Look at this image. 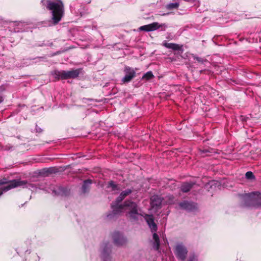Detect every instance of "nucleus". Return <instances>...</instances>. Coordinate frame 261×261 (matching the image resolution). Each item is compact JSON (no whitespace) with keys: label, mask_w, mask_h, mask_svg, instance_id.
<instances>
[{"label":"nucleus","mask_w":261,"mask_h":261,"mask_svg":"<svg viewBox=\"0 0 261 261\" xmlns=\"http://www.w3.org/2000/svg\"><path fill=\"white\" fill-rule=\"evenodd\" d=\"M41 3L47 10L50 11L51 17L49 21H43L45 27H52L59 23L64 14V5L60 0H41Z\"/></svg>","instance_id":"1"},{"label":"nucleus","mask_w":261,"mask_h":261,"mask_svg":"<svg viewBox=\"0 0 261 261\" xmlns=\"http://www.w3.org/2000/svg\"><path fill=\"white\" fill-rule=\"evenodd\" d=\"M242 204L244 206L261 207V193L254 192L245 194L242 196Z\"/></svg>","instance_id":"2"},{"label":"nucleus","mask_w":261,"mask_h":261,"mask_svg":"<svg viewBox=\"0 0 261 261\" xmlns=\"http://www.w3.org/2000/svg\"><path fill=\"white\" fill-rule=\"evenodd\" d=\"M111 207L113 211L107 215V217L108 220H115L118 216L121 215L122 213L124 212H126L127 215L130 217V201L129 200H126L123 205H120V206H117L114 204H111Z\"/></svg>","instance_id":"3"},{"label":"nucleus","mask_w":261,"mask_h":261,"mask_svg":"<svg viewBox=\"0 0 261 261\" xmlns=\"http://www.w3.org/2000/svg\"><path fill=\"white\" fill-rule=\"evenodd\" d=\"M27 183V180H21L20 179L10 180L5 177L1 178L0 179V196L3 194L4 192L8 191L18 187L24 186Z\"/></svg>","instance_id":"4"},{"label":"nucleus","mask_w":261,"mask_h":261,"mask_svg":"<svg viewBox=\"0 0 261 261\" xmlns=\"http://www.w3.org/2000/svg\"><path fill=\"white\" fill-rule=\"evenodd\" d=\"M144 219L147 222L151 231L153 233V239L154 240L153 243V248L158 250L160 247V239L159 236L155 233L158 229L156 224L154 221V218L152 215L146 214L144 216Z\"/></svg>","instance_id":"5"},{"label":"nucleus","mask_w":261,"mask_h":261,"mask_svg":"<svg viewBox=\"0 0 261 261\" xmlns=\"http://www.w3.org/2000/svg\"><path fill=\"white\" fill-rule=\"evenodd\" d=\"M138 77L137 80H140L138 83H136L135 81L133 82V85L135 87H139L141 84L140 82L141 80L149 81L154 77V75L152 71H149L145 73H144L142 75H140V73L136 74V72L132 69V80L135 77Z\"/></svg>","instance_id":"6"},{"label":"nucleus","mask_w":261,"mask_h":261,"mask_svg":"<svg viewBox=\"0 0 261 261\" xmlns=\"http://www.w3.org/2000/svg\"><path fill=\"white\" fill-rule=\"evenodd\" d=\"M175 254L182 261H185L188 253L187 248L182 244H177L175 248Z\"/></svg>","instance_id":"7"},{"label":"nucleus","mask_w":261,"mask_h":261,"mask_svg":"<svg viewBox=\"0 0 261 261\" xmlns=\"http://www.w3.org/2000/svg\"><path fill=\"white\" fill-rule=\"evenodd\" d=\"M114 243L118 246H123L126 243V239L123 235L119 232H114L112 235Z\"/></svg>","instance_id":"8"},{"label":"nucleus","mask_w":261,"mask_h":261,"mask_svg":"<svg viewBox=\"0 0 261 261\" xmlns=\"http://www.w3.org/2000/svg\"><path fill=\"white\" fill-rule=\"evenodd\" d=\"M51 75L57 81L71 79L68 71L55 70L51 72Z\"/></svg>","instance_id":"9"},{"label":"nucleus","mask_w":261,"mask_h":261,"mask_svg":"<svg viewBox=\"0 0 261 261\" xmlns=\"http://www.w3.org/2000/svg\"><path fill=\"white\" fill-rule=\"evenodd\" d=\"M163 25H164L165 24H160L158 22H154L149 24L142 25L139 28L138 30L146 32H151L159 29Z\"/></svg>","instance_id":"10"},{"label":"nucleus","mask_w":261,"mask_h":261,"mask_svg":"<svg viewBox=\"0 0 261 261\" xmlns=\"http://www.w3.org/2000/svg\"><path fill=\"white\" fill-rule=\"evenodd\" d=\"M162 45L167 48L171 49L174 51L179 50L180 51L181 53H182L184 51L182 47L183 46L182 45H180L178 44L174 43H168L165 40L162 42Z\"/></svg>","instance_id":"11"},{"label":"nucleus","mask_w":261,"mask_h":261,"mask_svg":"<svg viewBox=\"0 0 261 261\" xmlns=\"http://www.w3.org/2000/svg\"><path fill=\"white\" fill-rule=\"evenodd\" d=\"M129 193H130V189H127L122 192L120 195L116 198V200L112 202L111 204H114L117 206H120L121 204H119V203L122 202Z\"/></svg>","instance_id":"12"},{"label":"nucleus","mask_w":261,"mask_h":261,"mask_svg":"<svg viewBox=\"0 0 261 261\" xmlns=\"http://www.w3.org/2000/svg\"><path fill=\"white\" fill-rule=\"evenodd\" d=\"M162 199L156 195L153 196L150 198V205L152 208L158 209L161 206Z\"/></svg>","instance_id":"13"},{"label":"nucleus","mask_w":261,"mask_h":261,"mask_svg":"<svg viewBox=\"0 0 261 261\" xmlns=\"http://www.w3.org/2000/svg\"><path fill=\"white\" fill-rule=\"evenodd\" d=\"M53 192L57 195L67 196L70 193V190L66 187H58L57 189H54Z\"/></svg>","instance_id":"14"},{"label":"nucleus","mask_w":261,"mask_h":261,"mask_svg":"<svg viewBox=\"0 0 261 261\" xmlns=\"http://www.w3.org/2000/svg\"><path fill=\"white\" fill-rule=\"evenodd\" d=\"M216 152V151L214 149L210 147H206L199 149V153L202 157L212 155Z\"/></svg>","instance_id":"15"},{"label":"nucleus","mask_w":261,"mask_h":261,"mask_svg":"<svg viewBox=\"0 0 261 261\" xmlns=\"http://www.w3.org/2000/svg\"><path fill=\"white\" fill-rule=\"evenodd\" d=\"M111 252V248L109 246V243L105 244L103 247L102 256L103 261H110V253Z\"/></svg>","instance_id":"16"},{"label":"nucleus","mask_w":261,"mask_h":261,"mask_svg":"<svg viewBox=\"0 0 261 261\" xmlns=\"http://www.w3.org/2000/svg\"><path fill=\"white\" fill-rule=\"evenodd\" d=\"M179 205L181 208L189 211H192L196 207L194 203L188 202L187 201H184V202H180Z\"/></svg>","instance_id":"17"},{"label":"nucleus","mask_w":261,"mask_h":261,"mask_svg":"<svg viewBox=\"0 0 261 261\" xmlns=\"http://www.w3.org/2000/svg\"><path fill=\"white\" fill-rule=\"evenodd\" d=\"M57 170L54 168H44L39 172V174L43 176H47L49 174L56 173Z\"/></svg>","instance_id":"18"},{"label":"nucleus","mask_w":261,"mask_h":261,"mask_svg":"<svg viewBox=\"0 0 261 261\" xmlns=\"http://www.w3.org/2000/svg\"><path fill=\"white\" fill-rule=\"evenodd\" d=\"M194 184L195 183L192 181L184 182L181 186V190L185 193L188 192L191 189Z\"/></svg>","instance_id":"19"},{"label":"nucleus","mask_w":261,"mask_h":261,"mask_svg":"<svg viewBox=\"0 0 261 261\" xmlns=\"http://www.w3.org/2000/svg\"><path fill=\"white\" fill-rule=\"evenodd\" d=\"M92 184V180L91 179H87L84 181L83 185L82 186V192L83 193H86L88 192L90 188V185Z\"/></svg>","instance_id":"20"},{"label":"nucleus","mask_w":261,"mask_h":261,"mask_svg":"<svg viewBox=\"0 0 261 261\" xmlns=\"http://www.w3.org/2000/svg\"><path fill=\"white\" fill-rule=\"evenodd\" d=\"M125 71L126 74L122 79L123 83H128L130 81V68L129 67H126Z\"/></svg>","instance_id":"21"},{"label":"nucleus","mask_w":261,"mask_h":261,"mask_svg":"<svg viewBox=\"0 0 261 261\" xmlns=\"http://www.w3.org/2000/svg\"><path fill=\"white\" fill-rule=\"evenodd\" d=\"M132 218L133 217V215H141V210L138 207L136 203L132 202Z\"/></svg>","instance_id":"22"},{"label":"nucleus","mask_w":261,"mask_h":261,"mask_svg":"<svg viewBox=\"0 0 261 261\" xmlns=\"http://www.w3.org/2000/svg\"><path fill=\"white\" fill-rule=\"evenodd\" d=\"M71 79H75L79 76L80 73V69L68 71Z\"/></svg>","instance_id":"23"},{"label":"nucleus","mask_w":261,"mask_h":261,"mask_svg":"<svg viewBox=\"0 0 261 261\" xmlns=\"http://www.w3.org/2000/svg\"><path fill=\"white\" fill-rule=\"evenodd\" d=\"M179 6V3H171L168 4L166 6V8L168 10H173L174 9H177Z\"/></svg>","instance_id":"24"},{"label":"nucleus","mask_w":261,"mask_h":261,"mask_svg":"<svg viewBox=\"0 0 261 261\" xmlns=\"http://www.w3.org/2000/svg\"><path fill=\"white\" fill-rule=\"evenodd\" d=\"M107 188H112V191H114L118 190V185L115 184V182L112 180L108 182Z\"/></svg>","instance_id":"25"},{"label":"nucleus","mask_w":261,"mask_h":261,"mask_svg":"<svg viewBox=\"0 0 261 261\" xmlns=\"http://www.w3.org/2000/svg\"><path fill=\"white\" fill-rule=\"evenodd\" d=\"M13 148V146L10 144H8L5 146H2L1 150L9 151Z\"/></svg>","instance_id":"26"},{"label":"nucleus","mask_w":261,"mask_h":261,"mask_svg":"<svg viewBox=\"0 0 261 261\" xmlns=\"http://www.w3.org/2000/svg\"><path fill=\"white\" fill-rule=\"evenodd\" d=\"M245 177L247 179H251L254 178V175L251 171H248L246 173Z\"/></svg>","instance_id":"27"},{"label":"nucleus","mask_w":261,"mask_h":261,"mask_svg":"<svg viewBox=\"0 0 261 261\" xmlns=\"http://www.w3.org/2000/svg\"><path fill=\"white\" fill-rule=\"evenodd\" d=\"M194 59H195L199 63H203L204 62L207 61V60L206 59L201 58L200 57H194Z\"/></svg>","instance_id":"28"},{"label":"nucleus","mask_w":261,"mask_h":261,"mask_svg":"<svg viewBox=\"0 0 261 261\" xmlns=\"http://www.w3.org/2000/svg\"><path fill=\"white\" fill-rule=\"evenodd\" d=\"M188 261H197V256L194 254L191 255Z\"/></svg>","instance_id":"29"},{"label":"nucleus","mask_w":261,"mask_h":261,"mask_svg":"<svg viewBox=\"0 0 261 261\" xmlns=\"http://www.w3.org/2000/svg\"><path fill=\"white\" fill-rule=\"evenodd\" d=\"M41 43V45H37L38 46H39V47L46 46H51L53 45V42H50V43H49L48 44H46V43H44V41H43V42H42Z\"/></svg>","instance_id":"30"},{"label":"nucleus","mask_w":261,"mask_h":261,"mask_svg":"<svg viewBox=\"0 0 261 261\" xmlns=\"http://www.w3.org/2000/svg\"><path fill=\"white\" fill-rule=\"evenodd\" d=\"M31 258L36 259L37 258V256L36 254H30L27 258H25V261H30Z\"/></svg>","instance_id":"31"},{"label":"nucleus","mask_w":261,"mask_h":261,"mask_svg":"<svg viewBox=\"0 0 261 261\" xmlns=\"http://www.w3.org/2000/svg\"><path fill=\"white\" fill-rule=\"evenodd\" d=\"M35 130L36 132L38 133H41L43 132V129L38 126L37 124H36Z\"/></svg>","instance_id":"32"},{"label":"nucleus","mask_w":261,"mask_h":261,"mask_svg":"<svg viewBox=\"0 0 261 261\" xmlns=\"http://www.w3.org/2000/svg\"><path fill=\"white\" fill-rule=\"evenodd\" d=\"M61 52H62L61 51H56V53H53V54L51 55V56L53 57V56H55L58 55H59V54H61Z\"/></svg>","instance_id":"33"},{"label":"nucleus","mask_w":261,"mask_h":261,"mask_svg":"<svg viewBox=\"0 0 261 261\" xmlns=\"http://www.w3.org/2000/svg\"><path fill=\"white\" fill-rule=\"evenodd\" d=\"M240 119L242 121V122H244V121H246V118L243 116H241L240 117Z\"/></svg>","instance_id":"34"},{"label":"nucleus","mask_w":261,"mask_h":261,"mask_svg":"<svg viewBox=\"0 0 261 261\" xmlns=\"http://www.w3.org/2000/svg\"><path fill=\"white\" fill-rule=\"evenodd\" d=\"M4 101V98L2 96V93L0 92V103Z\"/></svg>","instance_id":"35"},{"label":"nucleus","mask_w":261,"mask_h":261,"mask_svg":"<svg viewBox=\"0 0 261 261\" xmlns=\"http://www.w3.org/2000/svg\"><path fill=\"white\" fill-rule=\"evenodd\" d=\"M210 184H211V186H212L214 185V184H217V182H216V181H212Z\"/></svg>","instance_id":"36"},{"label":"nucleus","mask_w":261,"mask_h":261,"mask_svg":"<svg viewBox=\"0 0 261 261\" xmlns=\"http://www.w3.org/2000/svg\"><path fill=\"white\" fill-rule=\"evenodd\" d=\"M41 43H35V44L33 45V46H34V47H36V46H38V45H41Z\"/></svg>","instance_id":"37"},{"label":"nucleus","mask_w":261,"mask_h":261,"mask_svg":"<svg viewBox=\"0 0 261 261\" xmlns=\"http://www.w3.org/2000/svg\"><path fill=\"white\" fill-rule=\"evenodd\" d=\"M37 59H44L45 58H44V57H37V58H34V59H37Z\"/></svg>","instance_id":"38"}]
</instances>
